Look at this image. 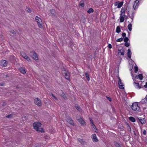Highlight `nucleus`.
<instances>
[{
	"label": "nucleus",
	"mask_w": 147,
	"mask_h": 147,
	"mask_svg": "<svg viewBox=\"0 0 147 147\" xmlns=\"http://www.w3.org/2000/svg\"><path fill=\"white\" fill-rule=\"evenodd\" d=\"M41 124L39 122H35L33 123L34 128L36 131L39 132H42L44 131L42 128L41 127Z\"/></svg>",
	"instance_id": "obj_1"
},
{
	"label": "nucleus",
	"mask_w": 147,
	"mask_h": 147,
	"mask_svg": "<svg viewBox=\"0 0 147 147\" xmlns=\"http://www.w3.org/2000/svg\"><path fill=\"white\" fill-rule=\"evenodd\" d=\"M131 109L134 111H138L140 110V107L138 106L137 102H135L133 103L131 106Z\"/></svg>",
	"instance_id": "obj_2"
},
{
	"label": "nucleus",
	"mask_w": 147,
	"mask_h": 147,
	"mask_svg": "<svg viewBox=\"0 0 147 147\" xmlns=\"http://www.w3.org/2000/svg\"><path fill=\"white\" fill-rule=\"evenodd\" d=\"M30 56L32 58L35 60H38V55L37 53L34 51H32L30 53Z\"/></svg>",
	"instance_id": "obj_3"
},
{
	"label": "nucleus",
	"mask_w": 147,
	"mask_h": 147,
	"mask_svg": "<svg viewBox=\"0 0 147 147\" xmlns=\"http://www.w3.org/2000/svg\"><path fill=\"white\" fill-rule=\"evenodd\" d=\"M35 20L36 22L38 24L39 27L40 28H41L42 25V22L41 19L37 16H36L35 18Z\"/></svg>",
	"instance_id": "obj_4"
},
{
	"label": "nucleus",
	"mask_w": 147,
	"mask_h": 147,
	"mask_svg": "<svg viewBox=\"0 0 147 147\" xmlns=\"http://www.w3.org/2000/svg\"><path fill=\"white\" fill-rule=\"evenodd\" d=\"M67 122L71 125L73 126L74 125V123L71 117H67Z\"/></svg>",
	"instance_id": "obj_5"
},
{
	"label": "nucleus",
	"mask_w": 147,
	"mask_h": 147,
	"mask_svg": "<svg viewBox=\"0 0 147 147\" xmlns=\"http://www.w3.org/2000/svg\"><path fill=\"white\" fill-rule=\"evenodd\" d=\"M139 1L138 0H136L134 1V5L133 6L134 10H136V9L138 8L139 5Z\"/></svg>",
	"instance_id": "obj_6"
},
{
	"label": "nucleus",
	"mask_w": 147,
	"mask_h": 147,
	"mask_svg": "<svg viewBox=\"0 0 147 147\" xmlns=\"http://www.w3.org/2000/svg\"><path fill=\"white\" fill-rule=\"evenodd\" d=\"M147 102V95L146 96L145 98L142 99L140 102V103L142 105H146Z\"/></svg>",
	"instance_id": "obj_7"
},
{
	"label": "nucleus",
	"mask_w": 147,
	"mask_h": 147,
	"mask_svg": "<svg viewBox=\"0 0 147 147\" xmlns=\"http://www.w3.org/2000/svg\"><path fill=\"white\" fill-rule=\"evenodd\" d=\"M124 52L125 50L123 48L121 49H118V54L120 55L123 56L124 55Z\"/></svg>",
	"instance_id": "obj_8"
},
{
	"label": "nucleus",
	"mask_w": 147,
	"mask_h": 147,
	"mask_svg": "<svg viewBox=\"0 0 147 147\" xmlns=\"http://www.w3.org/2000/svg\"><path fill=\"white\" fill-rule=\"evenodd\" d=\"M7 62L6 61L3 60L1 61L0 63V64L2 66H6L7 65Z\"/></svg>",
	"instance_id": "obj_9"
},
{
	"label": "nucleus",
	"mask_w": 147,
	"mask_h": 147,
	"mask_svg": "<svg viewBox=\"0 0 147 147\" xmlns=\"http://www.w3.org/2000/svg\"><path fill=\"white\" fill-rule=\"evenodd\" d=\"M34 102L36 104L38 105V106L41 105V100L38 98H36L34 99Z\"/></svg>",
	"instance_id": "obj_10"
},
{
	"label": "nucleus",
	"mask_w": 147,
	"mask_h": 147,
	"mask_svg": "<svg viewBox=\"0 0 147 147\" xmlns=\"http://www.w3.org/2000/svg\"><path fill=\"white\" fill-rule=\"evenodd\" d=\"M78 140L79 142L81 144L83 145H86V142L84 140L81 139L80 138H78Z\"/></svg>",
	"instance_id": "obj_11"
},
{
	"label": "nucleus",
	"mask_w": 147,
	"mask_h": 147,
	"mask_svg": "<svg viewBox=\"0 0 147 147\" xmlns=\"http://www.w3.org/2000/svg\"><path fill=\"white\" fill-rule=\"evenodd\" d=\"M119 80L118 82L119 87L120 89H123L124 88L123 86V84L122 83L121 80L119 78Z\"/></svg>",
	"instance_id": "obj_12"
},
{
	"label": "nucleus",
	"mask_w": 147,
	"mask_h": 147,
	"mask_svg": "<svg viewBox=\"0 0 147 147\" xmlns=\"http://www.w3.org/2000/svg\"><path fill=\"white\" fill-rule=\"evenodd\" d=\"M92 138L94 142H97L98 141L95 134H94L92 135Z\"/></svg>",
	"instance_id": "obj_13"
},
{
	"label": "nucleus",
	"mask_w": 147,
	"mask_h": 147,
	"mask_svg": "<svg viewBox=\"0 0 147 147\" xmlns=\"http://www.w3.org/2000/svg\"><path fill=\"white\" fill-rule=\"evenodd\" d=\"M134 78L137 79L139 78L140 80H142L143 78V77L142 74H139L138 75L136 76Z\"/></svg>",
	"instance_id": "obj_14"
},
{
	"label": "nucleus",
	"mask_w": 147,
	"mask_h": 147,
	"mask_svg": "<svg viewBox=\"0 0 147 147\" xmlns=\"http://www.w3.org/2000/svg\"><path fill=\"white\" fill-rule=\"evenodd\" d=\"M138 119L142 124H143L146 122V120L144 118L142 119L141 117H140V118H138Z\"/></svg>",
	"instance_id": "obj_15"
},
{
	"label": "nucleus",
	"mask_w": 147,
	"mask_h": 147,
	"mask_svg": "<svg viewBox=\"0 0 147 147\" xmlns=\"http://www.w3.org/2000/svg\"><path fill=\"white\" fill-rule=\"evenodd\" d=\"M65 74V78L67 80H69V73L68 71L66 72Z\"/></svg>",
	"instance_id": "obj_16"
},
{
	"label": "nucleus",
	"mask_w": 147,
	"mask_h": 147,
	"mask_svg": "<svg viewBox=\"0 0 147 147\" xmlns=\"http://www.w3.org/2000/svg\"><path fill=\"white\" fill-rule=\"evenodd\" d=\"M127 56H128V57L129 58H131V50L130 49H128L127 50Z\"/></svg>",
	"instance_id": "obj_17"
},
{
	"label": "nucleus",
	"mask_w": 147,
	"mask_h": 147,
	"mask_svg": "<svg viewBox=\"0 0 147 147\" xmlns=\"http://www.w3.org/2000/svg\"><path fill=\"white\" fill-rule=\"evenodd\" d=\"M120 22H124V17L123 16V15L121 14H120Z\"/></svg>",
	"instance_id": "obj_18"
},
{
	"label": "nucleus",
	"mask_w": 147,
	"mask_h": 147,
	"mask_svg": "<svg viewBox=\"0 0 147 147\" xmlns=\"http://www.w3.org/2000/svg\"><path fill=\"white\" fill-rule=\"evenodd\" d=\"M75 107L77 110L79 112H82V110L80 107L78 105H76L75 106Z\"/></svg>",
	"instance_id": "obj_19"
},
{
	"label": "nucleus",
	"mask_w": 147,
	"mask_h": 147,
	"mask_svg": "<svg viewBox=\"0 0 147 147\" xmlns=\"http://www.w3.org/2000/svg\"><path fill=\"white\" fill-rule=\"evenodd\" d=\"M114 144L116 147H121L120 144L116 141L114 142Z\"/></svg>",
	"instance_id": "obj_20"
},
{
	"label": "nucleus",
	"mask_w": 147,
	"mask_h": 147,
	"mask_svg": "<svg viewBox=\"0 0 147 147\" xmlns=\"http://www.w3.org/2000/svg\"><path fill=\"white\" fill-rule=\"evenodd\" d=\"M19 70L20 72L22 74H25L26 73L25 70L23 68L21 67L19 68Z\"/></svg>",
	"instance_id": "obj_21"
},
{
	"label": "nucleus",
	"mask_w": 147,
	"mask_h": 147,
	"mask_svg": "<svg viewBox=\"0 0 147 147\" xmlns=\"http://www.w3.org/2000/svg\"><path fill=\"white\" fill-rule=\"evenodd\" d=\"M60 95L62 97H63V98L65 99H67V98L66 96L65 95V94H64V93L63 92H62V93H60Z\"/></svg>",
	"instance_id": "obj_22"
},
{
	"label": "nucleus",
	"mask_w": 147,
	"mask_h": 147,
	"mask_svg": "<svg viewBox=\"0 0 147 147\" xmlns=\"http://www.w3.org/2000/svg\"><path fill=\"white\" fill-rule=\"evenodd\" d=\"M116 32L117 33H119L121 32V29L119 26H117V27Z\"/></svg>",
	"instance_id": "obj_23"
},
{
	"label": "nucleus",
	"mask_w": 147,
	"mask_h": 147,
	"mask_svg": "<svg viewBox=\"0 0 147 147\" xmlns=\"http://www.w3.org/2000/svg\"><path fill=\"white\" fill-rule=\"evenodd\" d=\"M129 120H130L132 122H134L135 121V119L133 117H129Z\"/></svg>",
	"instance_id": "obj_24"
},
{
	"label": "nucleus",
	"mask_w": 147,
	"mask_h": 147,
	"mask_svg": "<svg viewBox=\"0 0 147 147\" xmlns=\"http://www.w3.org/2000/svg\"><path fill=\"white\" fill-rule=\"evenodd\" d=\"M78 120L81 124L82 125L84 124V121L82 118L79 119Z\"/></svg>",
	"instance_id": "obj_25"
},
{
	"label": "nucleus",
	"mask_w": 147,
	"mask_h": 147,
	"mask_svg": "<svg viewBox=\"0 0 147 147\" xmlns=\"http://www.w3.org/2000/svg\"><path fill=\"white\" fill-rule=\"evenodd\" d=\"M85 75L87 80L88 81H89L90 80V78L88 73H86L85 74Z\"/></svg>",
	"instance_id": "obj_26"
},
{
	"label": "nucleus",
	"mask_w": 147,
	"mask_h": 147,
	"mask_svg": "<svg viewBox=\"0 0 147 147\" xmlns=\"http://www.w3.org/2000/svg\"><path fill=\"white\" fill-rule=\"evenodd\" d=\"M123 2H121L120 3H118V4L117 6V8H120L123 5Z\"/></svg>",
	"instance_id": "obj_27"
},
{
	"label": "nucleus",
	"mask_w": 147,
	"mask_h": 147,
	"mask_svg": "<svg viewBox=\"0 0 147 147\" xmlns=\"http://www.w3.org/2000/svg\"><path fill=\"white\" fill-rule=\"evenodd\" d=\"M125 10L124 8H122L121 9V13L120 14H121L122 15V13H123V16H125Z\"/></svg>",
	"instance_id": "obj_28"
},
{
	"label": "nucleus",
	"mask_w": 147,
	"mask_h": 147,
	"mask_svg": "<svg viewBox=\"0 0 147 147\" xmlns=\"http://www.w3.org/2000/svg\"><path fill=\"white\" fill-rule=\"evenodd\" d=\"M127 27L128 30L130 31H131L132 30V25L131 24H129L128 25Z\"/></svg>",
	"instance_id": "obj_29"
},
{
	"label": "nucleus",
	"mask_w": 147,
	"mask_h": 147,
	"mask_svg": "<svg viewBox=\"0 0 147 147\" xmlns=\"http://www.w3.org/2000/svg\"><path fill=\"white\" fill-rule=\"evenodd\" d=\"M94 10L92 8H90L87 11V12L89 13H90L92 12H93Z\"/></svg>",
	"instance_id": "obj_30"
},
{
	"label": "nucleus",
	"mask_w": 147,
	"mask_h": 147,
	"mask_svg": "<svg viewBox=\"0 0 147 147\" xmlns=\"http://www.w3.org/2000/svg\"><path fill=\"white\" fill-rule=\"evenodd\" d=\"M134 85L137 86V88L138 87L139 88H141V87L140 86H139V83L138 82H134Z\"/></svg>",
	"instance_id": "obj_31"
},
{
	"label": "nucleus",
	"mask_w": 147,
	"mask_h": 147,
	"mask_svg": "<svg viewBox=\"0 0 147 147\" xmlns=\"http://www.w3.org/2000/svg\"><path fill=\"white\" fill-rule=\"evenodd\" d=\"M50 11L51 13L53 15H55V11L53 9H51L50 10Z\"/></svg>",
	"instance_id": "obj_32"
},
{
	"label": "nucleus",
	"mask_w": 147,
	"mask_h": 147,
	"mask_svg": "<svg viewBox=\"0 0 147 147\" xmlns=\"http://www.w3.org/2000/svg\"><path fill=\"white\" fill-rule=\"evenodd\" d=\"M21 56L23 57L24 58L26 56V54L24 52H22L21 53Z\"/></svg>",
	"instance_id": "obj_33"
},
{
	"label": "nucleus",
	"mask_w": 147,
	"mask_h": 147,
	"mask_svg": "<svg viewBox=\"0 0 147 147\" xmlns=\"http://www.w3.org/2000/svg\"><path fill=\"white\" fill-rule=\"evenodd\" d=\"M24 58L28 61H30V58L27 55L24 57Z\"/></svg>",
	"instance_id": "obj_34"
},
{
	"label": "nucleus",
	"mask_w": 147,
	"mask_h": 147,
	"mask_svg": "<svg viewBox=\"0 0 147 147\" xmlns=\"http://www.w3.org/2000/svg\"><path fill=\"white\" fill-rule=\"evenodd\" d=\"M129 40V38L127 37H125L124 39V41L125 42H127Z\"/></svg>",
	"instance_id": "obj_35"
},
{
	"label": "nucleus",
	"mask_w": 147,
	"mask_h": 147,
	"mask_svg": "<svg viewBox=\"0 0 147 147\" xmlns=\"http://www.w3.org/2000/svg\"><path fill=\"white\" fill-rule=\"evenodd\" d=\"M26 10L28 12L30 13L31 12V10L29 8L26 7Z\"/></svg>",
	"instance_id": "obj_36"
},
{
	"label": "nucleus",
	"mask_w": 147,
	"mask_h": 147,
	"mask_svg": "<svg viewBox=\"0 0 147 147\" xmlns=\"http://www.w3.org/2000/svg\"><path fill=\"white\" fill-rule=\"evenodd\" d=\"M134 71L135 73H136L138 71V67L137 66H135L134 67Z\"/></svg>",
	"instance_id": "obj_37"
},
{
	"label": "nucleus",
	"mask_w": 147,
	"mask_h": 147,
	"mask_svg": "<svg viewBox=\"0 0 147 147\" xmlns=\"http://www.w3.org/2000/svg\"><path fill=\"white\" fill-rule=\"evenodd\" d=\"M134 12H133L131 15V16H130V18L133 20L134 18Z\"/></svg>",
	"instance_id": "obj_38"
},
{
	"label": "nucleus",
	"mask_w": 147,
	"mask_h": 147,
	"mask_svg": "<svg viewBox=\"0 0 147 147\" xmlns=\"http://www.w3.org/2000/svg\"><path fill=\"white\" fill-rule=\"evenodd\" d=\"M123 40V38H119L117 40H116V41L117 42H121Z\"/></svg>",
	"instance_id": "obj_39"
},
{
	"label": "nucleus",
	"mask_w": 147,
	"mask_h": 147,
	"mask_svg": "<svg viewBox=\"0 0 147 147\" xmlns=\"http://www.w3.org/2000/svg\"><path fill=\"white\" fill-rule=\"evenodd\" d=\"M125 46L126 47H128L130 45V44L129 43L125 42L124 44Z\"/></svg>",
	"instance_id": "obj_40"
},
{
	"label": "nucleus",
	"mask_w": 147,
	"mask_h": 147,
	"mask_svg": "<svg viewBox=\"0 0 147 147\" xmlns=\"http://www.w3.org/2000/svg\"><path fill=\"white\" fill-rule=\"evenodd\" d=\"M143 135L146 136V130H144L143 132Z\"/></svg>",
	"instance_id": "obj_41"
},
{
	"label": "nucleus",
	"mask_w": 147,
	"mask_h": 147,
	"mask_svg": "<svg viewBox=\"0 0 147 147\" xmlns=\"http://www.w3.org/2000/svg\"><path fill=\"white\" fill-rule=\"evenodd\" d=\"M133 80L134 82H138V80H137V79H136L134 78H133Z\"/></svg>",
	"instance_id": "obj_42"
},
{
	"label": "nucleus",
	"mask_w": 147,
	"mask_h": 147,
	"mask_svg": "<svg viewBox=\"0 0 147 147\" xmlns=\"http://www.w3.org/2000/svg\"><path fill=\"white\" fill-rule=\"evenodd\" d=\"M6 117L8 118H11L12 117V115L11 114L9 115Z\"/></svg>",
	"instance_id": "obj_43"
},
{
	"label": "nucleus",
	"mask_w": 147,
	"mask_h": 147,
	"mask_svg": "<svg viewBox=\"0 0 147 147\" xmlns=\"http://www.w3.org/2000/svg\"><path fill=\"white\" fill-rule=\"evenodd\" d=\"M122 35L123 37H125L126 36V33H123Z\"/></svg>",
	"instance_id": "obj_44"
},
{
	"label": "nucleus",
	"mask_w": 147,
	"mask_h": 147,
	"mask_svg": "<svg viewBox=\"0 0 147 147\" xmlns=\"http://www.w3.org/2000/svg\"><path fill=\"white\" fill-rule=\"evenodd\" d=\"M106 98L109 101L111 102V99L110 97L107 96Z\"/></svg>",
	"instance_id": "obj_45"
},
{
	"label": "nucleus",
	"mask_w": 147,
	"mask_h": 147,
	"mask_svg": "<svg viewBox=\"0 0 147 147\" xmlns=\"http://www.w3.org/2000/svg\"><path fill=\"white\" fill-rule=\"evenodd\" d=\"M80 5L83 7L84 6V4L83 3H81V2H80Z\"/></svg>",
	"instance_id": "obj_46"
},
{
	"label": "nucleus",
	"mask_w": 147,
	"mask_h": 147,
	"mask_svg": "<svg viewBox=\"0 0 147 147\" xmlns=\"http://www.w3.org/2000/svg\"><path fill=\"white\" fill-rule=\"evenodd\" d=\"M44 138L46 139H48L49 138V137L47 136H45Z\"/></svg>",
	"instance_id": "obj_47"
},
{
	"label": "nucleus",
	"mask_w": 147,
	"mask_h": 147,
	"mask_svg": "<svg viewBox=\"0 0 147 147\" xmlns=\"http://www.w3.org/2000/svg\"><path fill=\"white\" fill-rule=\"evenodd\" d=\"M91 125L92 126L93 128H96V127L95 125L93 123H92V124H91Z\"/></svg>",
	"instance_id": "obj_48"
},
{
	"label": "nucleus",
	"mask_w": 147,
	"mask_h": 147,
	"mask_svg": "<svg viewBox=\"0 0 147 147\" xmlns=\"http://www.w3.org/2000/svg\"><path fill=\"white\" fill-rule=\"evenodd\" d=\"M108 47L109 49H111L112 47V46L111 45V44H109L108 45Z\"/></svg>",
	"instance_id": "obj_49"
},
{
	"label": "nucleus",
	"mask_w": 147,
	"mask_h": 147,
	"mask_svg": "<svg viewBox=\"0 0 147 147\" xmlns=\"http://www.w3.org/2000/svg\"><path fill=\"white\" fill-rule=\"evenodd\" d=\"M118 3H119V2H115L114 4L115 5V6H118Z\"/></svg>",
	"instance_id": "obj_50"
},
{
	"label": "nucleus",
	"mask_w": 147,
	"mask_h": 147,
	"mask_svg": "<svg viewBox=\"0 0 147 147\" xmlns=\"http://www.w3.org/2000/svg\"><path fill=\"white\" fill-rule=\"evenodd\" d=\"M11 32L13 34H16V33L15 32V31L14 30H12L11 31Z\"/></svg>",
	"instance_id": "obj_51"
},
{
	"label": "nucleus",
	"mask_w": 147,
	"mask_h": 147,
	"mask_svg": "<svg viewBox=\"0 0 147 147\" xmlns=\"http://www.w3.org/2000/svg\"><path fill=\"white\" fill-rule=\"evenodd\" d=\"M35 147H40V146L38 144H37L35 145Z\"/></svg>",
	"instance_id": "obj_52"
},
{
	"label": "nucleus",
	"mask_w": 147,
	"mask_h": 147,
	"mask_svg": "<svg viewBox=\"0 0 147 147\" xmlns=\"http://www.w3.org/2000/svg\"><path fill=\"white\" fill-rule=\"evenodd\" d=\"M52 96L56 100H57V98L55 97L54 95L53 94H52Z\"/></svg>",
	"instance_id": "obj_53"
},
{
	"label": "nucleus",
	"mask_w": 147,
	"mask_h": 147,
	"mask_svg": "<svg viewBox=\"0 0 147 147\" xmlns=\"http://www.w3.org/2000/svg\"><path fill=\"white\" fill-rule=\"evenodd\" d=\"M144 86L146 88H147V82H146V84L144 85Z\"/></svg>",
	"instance_id": "obj_54"
},
{
	"label": "nucleus",
	"mask_w": 147,
	"mask_h": 147,
	"mask_svg": "<svg viewBox=\"0 0 147 147\" xmlns=\"http://www.w3.org/2000/svg\"><path fill=\"white\" fill-rule=\"evenodd\" d=\"M90 121L91 123L92 124L93 123V121L91 119H90Z\"/></svg>",
	"instance_id": "obj_55"
},
{
	"label": "nucleus",
	"mask_w": 147,
	"mask_h": 147,
	"mask_svg": "<svg viewBox=\"0 0 147 147\" xmlns=\"http://www.w3.org/2000/svg\"><path fill=\"white\" fill-rule=\"evenodd\" d=\"M6 102H3V104L2 105H6Z\"/></svg>",
	"instance_id": "obj_56"
},
{
	"label": "nucleus",
	"mask_w": 147,
	"mask_h": 147,
	"mask_svg": "<svg viewBox=\"0 0 147 147\" xmlns=\"http://www.w3.org/2000/svg\"><path fill=\"white\" fill-rule=\"evenodd\" d=\"M124 17H125V19H128V17H127V16H124Z\"/></svg>",
	"instance_id": "obj_57"
},
{
	"label": "nucleus",
	"mask_w": 147,
	"mask_h": 147,
	"mask_svg": "<svg viewBox=\"0 0 147 147\" xmlns=\"http://www.w3.org/2000/svg\"><path fill=\"white\" fill-rule=\"evenodd\" d=\"M129 126V129H130V131H131V128Z\"/></svg>",
	"instance_id": "obj_58"
},
{
	"label": "nucleus",
	"mask_w": 147,
	"mask_h": 147,
	"mask_svg": "<svg viewBox=\"0 0 147 147\" xmlns=\"http://www.w3.org/2000/svg\"><path fill=\"white\" fill-rule=\"evenodd\" d=\"M16 88H19V87H18V86H16Z\"/></svg>",
	"instance_id": "obj_59"
},
{
	"label": "nucleus",
	"mask_w": 147,
	"mask_h": 147,
	"mask_svg": "<svg viewBox=\"0 0 147 147\" xmlns=\"http://www.w3.org/2000/svg\"><path fill=\"white\" fill-rule=\"evenodd\" d=\"M122 15H123V13H122ZM124 16L123 15V16Z\"/></svg>",
	"instance_id": "obj_60"
},
{
	"label": "nucleus",
	"mask_w": 147,
	"mask_h": 147,
	"mask_svg": "<svg viewBox=\"0 0 147 147\" xmlns=\"http://www.w3.org/2000/svg\"><path fill=\"white\" fill-rule=\"evenodd\" d=\"M1 86H2V85H2V84H1Z\"/></svg>",
	"instance_id": "obj_61"
}]
</instances>
